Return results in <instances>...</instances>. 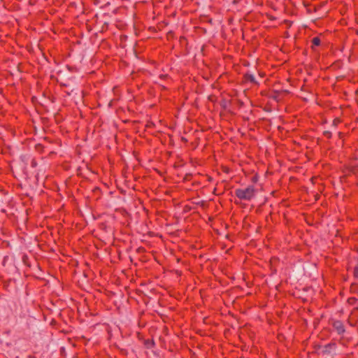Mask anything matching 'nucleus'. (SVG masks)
Wrapping results in <instances>:
<instances>
[{"label": "nucleus", "instance_id": "14", "mask_svg": "<svg viewBox=\"0 0 358 358\" xmlns=\"http://www.w3.org/2000/svg\"><path fill=\"white\" fill-rule=\"evenodd\" d=\"M357 185H358V180H357Z\"/></svg>", "mask_w": 358, "mask_h": 358}, {"label": "nucleus", "instance_id": "9", "mask_svg": "<svg viewBox=\"0 0 358 358\" xmlns=\"http://www.w3.org/2000/svg\"><path fill=\"white\" fill-rule=\"evenodd\" d=\"M269 19L271 20H275V17L271 15V16H269Z\"/></svg>", "mask_w": 358, "mask_h": 358}, {"label": "nucleus", "instance_id": "5", "mask_svg": "<svg viewBox=\"0 0 358 358\" xmlns=\"http://www.w3.org/2000/svg\"><path fill=\"white\" fill-rule=\"evenodd\" d=\"M347 6L345 4L343 5V8L340 10V13L343 15L347 11Z\"/></svg>", "mask_w": 358, "mask_h": 358}, {"label": "nucleus", "instance_id": "4", "mask_svg": "<svg viewBox=\"0 0 358 358\" xmlns=\"http://www.w3.org/2000/svg\"><path fill=\"white\" fill-rule=\"evenodd\" d=\"M344 331V328L343 325L337 326V334H341Z\"/></svg>", "mask_w": 358, "mask_h": 358}, {"label": "nucleus", "instance_id": "8", "mask_svg": "<svg viewBox=\"0 0 358 358\" xmlns=\"http://www.w3.org/2000/svg\"><path fill=\"white\" fill-rule=\"evenodd\" d=\"M324 135H325L327 137H328V138H329V137H330V136H331V134H330V133H329V131H325V132H324Z\"/></svg>", "mask_w": 358, "mask_h": 358}, {"label": "nucleus", "instance_id": "7", "mask_svg": "<svg viewBox=\"0 0 358 358\" xmlns=\"http://www.w3.org/2000/svg\"><path fill=\"white\" fill-rule=\"evenodd\" d=\"M355 275L358 278V266L355 268Z\"/></svg>", "mask_w": 358, "mask_h": 358}, {"label": "nucleus", "instance_id": "12", "mask_svg": "<svg viewBox=\"0 0 358 358\" xmlns=\"http://www.w3.org/2000/svg\"><path fill=\"white\" fill-rule=\"evenodd\" d=\"M166 76H167L166 75H162V76H160V78H165Z\"/></svg>", "mask_w": 358, "mask_h": 358}, {"label": "nucleus", "instance_id": "13", "mask_svg": "<svg viewBox=\"0 0 358 358\" xmlns=\"http://www.w3.org/2000/svg\"><path fill=\"white\" fill-rule=\"evenodd\" d=\"M336 121H337V124L340 122V120H338V118L336 119Z\"/></svg>", "mask_w": 358, "mask_h": 358}, {"label": "nucleus", "instance_id": "10", "mask_svg": "<svg viewBox=\"0 0 358 358\" xmlns=\"http://www.w3.org/2000/svg\"><path fill=\"white\" fill-rule=\"evenodd\" d=\"M340 23H341V24H345V20H340Z\"/></svg>", "mask_w": 358, "mask_h": 358}, {"label": "nucleus", "instance_id": "6", "mask_svg": "<svg viewBox=\"0 0 358 358\" xmlns=\"http://www.w3.org/2000/svg\"><path fill=\"white\" fill-rule=\"evenodd\" d=\"M339 138L343 139L344 134L342 132L338 133ZM342 143L343 144V140H342Z\"/></svg>", "mask_w": 358, "mask_h": 358}, {"label": "nucleus", "instance_id": "11", "mask_svg": "<svg viewBox=\"0 0 358 358\" xmlns=\"http://www.w3.org/2000/svg\"><path fill=\"white\" fill-rule=\"evenodd\" d=\"M332 123H333V124H336V119H334V120H333Z\"/></svg>", "mask_w": 358, "mask_h": 358}, {"label": "nucleus", "instance_id": "3", "mask_svg": "<svg viewBox=\"0 0 358 358\" xmlns=\"http://www.w3.org/2000/svg\"><path fill=\"white\" fill-rule=\"evenodd\" d=\"M320 38L317 36L316 37H314L312 40H311V43H312V48H313V46H318L320 45Z\"/></svg>", "mask_w": 358, "mask_h": 358}, {"label": "nucleus", "instance_id": "1", "mask_svg": "<svg viewBox=\"0 0 358 358\" xmlns=\"http://www.w3.org/2000/svg\"><path fill=\"white\" fill-rule=\"evenodd\" d=\"M257 189L252 185H248L245 188H238L235 189L234 193L237 198L244 201H251L255 198Z\"/></svg>", "mask_w": 358, "mask_h": 358}, {"label": "nucleus", "instance_id": "2", "mask_svg": "<svg viewBox=\"0 0 358 358\" xmlns=\"http://www.w3.org/2000/svg\"><path fill=\"white\" fill-rule=\"evenodd\" d=\"M244 79L246 82H250L251 83L257 84V82L255 78V76L251 73H245L244 75Z\"/></svg>", "mask_w": 358, "mask_h": 358}]
</instances>
